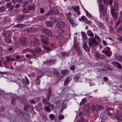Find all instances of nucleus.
Masks as SVG:
<instances>
[{
    "label": "nucleus",
    "instance_id": "obj_1",
    "mask_svg": "<svg viewBox=\"0 0 122 122\" xmlns=\"http://www.w3.org/2000/svg\"><path fill=\"white\" fill-rule=\"evenodd\" d=\"M88 45L92 48L95 47L98 44V43L94 38L90 37L88 39Z\"/></svg>",
    "mask_w": 122,
    "mask_h": 122
},
{
    "label": "nucleus",
    "instance_id": "obj_2",
    "mask_svg": "<svg viewBox=\"0 0 122 122\" xmlns=\"http://www.w3.org/2000/svg\"><path fill=\"white\" fill-rule=\"evenodd\" d=\"M20 43L22 45L25 46L28 43V41L27 38L25 37H23L21 38L20 39Z\"/></svg>",
    "mask_w": 122,
    "mask_h": 122
},
{
    "label": "nucleus",
    "instance_id": "obj_3",
    "mask_svg": "<svg viewBox=\"0 0 122 122\" xmlns=\"http://www.w3.org/2000/svg\"><path fill=\"white\" fill-rule=\"evenodd\" d=\"M99 11L100 13L102 14L103 15H105L107 12V9L104 8V5H101L99 6Z\"/></svg>",
    "mask_w": 122,
    "mask_h": 122
},
{
    "label": "nucleus",
    "instance_id": "obj_4",
    "mask_svg": "<svg viewBox=\"0 0 122 122\" xmlns=\"http://www.w3.org/2000/svg\"><path fill=\"white\" fill-rule=\"evenodd\" d=\"M71 15V13L69 12V22L72 26L74 27L76 25V24L73 19L70 17Z\"/></svg>",
    "mask_w": 122,
    "mask_h": 122
},
{
    "label": "nucleus",
    "instance_id": "obj_5",
    "mask_svg": "<svg viewBox=\"0 0 122 122\" xmlns=\"http://www.w3.org/2000/svg\"><path fill=\"white\" fill-rule=\"evenodd\" d=\"M42 31L44 33L49 36H51L52 35L53 33L51 31L47 29L43 28Z\"/></svg>",
    "mask_w": 122,
    "mask_h": 122
},
{
    "label": "nucleus",
    "instance_id": "obj_6",
    "mask_svg": "<svg viewBox=\"0 0 122 122\" xmlns=\"http://www.w3.org/2000/svg\"><path fill=\"white\" fill-rule=\"evenodd\" d=\"M111 12L112 17L115 19H116L117 17L118 13L115 11L113 7H112L111 10Z\"/></svg>",
    "mask_w": 122,
    "mask_h": 122
},
{
    "label": "nucleus",
    "instance_id": "obj_7",
    "mask_svg": "<svg viewBox=\"0 0 122 122\" xmlns=\"http://www.w3.org/2000/svg\"><path fill=\"white\" fill-rule=\"evenodd\" d=\"M110 48L108 47H107L105 48L104 50L102 51H104V52L106 54L107 56L109 57L111 56V54L110 52Z\"/></svg>",
    "mask_w": 122,
    "mask_h": 122
},
{
    "label": "nucleus",
    "instance_id": "obj_8",
    "mask_svg": "<svg viewBox=\"0 0 122 122\" xmlns=\"http://www.w3.org/2000/svg\"><path fill=\"white\" fill-rule=\"evenodd\" d=\"M65 25V23L62 21L58 22L56 25V26L58 28H61L64 27Z\"/></svg>",
    "mask_w": 122,
    "mask_h": 122
},
{
    "label": "nucleus",
    "instance_id": "obj_9",
    "mask_svg": "<svg viewBox=\"0 0 122 122\" xmlns=\"http://www.w3.org/2000/svg\"><path fill=\"white\" fill-rule=\"evenodd\" d=\"M72 8H73L75 12L77 13L78 15H80L81 14V12L79 10V6H71Z\"/></svg>",
    "mask_w": 122,
    "mask_h": 122
},
{
    "label": "nucleus",
    "instance_id": "obj_10",
    "mask_svg": "<svg viewBox=\"0 0 122 122\" xmlns=\"http://www.w3.org/2000/svg\"><path fill=\"white\" fill-rule=\"evenodd\" d=\"M81 33L82 35L83 42H85V41H87V36L86 33L84 32H81Z\"/></svg>",
    "mask_w": 122,
    "mask_h": 122
},
{
    "label": "nucleus",
    "instance_id": "obj_11",
    "mask_svg": "<svg viewBox=\"0 0 122 122\" xmlns=\"http://www.w3.org/2000/svg\"><path fill=\"white\" fill-rule=\"evenodd\" d=\"M107 116V113L104 112H102L101 114L100 117L103 120L106 119Z\"/></svg>",
    "mask_w": 122,
    "mask_h": 122
},
{
    "label": "nucleus",
    "instance_id": "obj_12",
    "mask_svg": "<svg viewBox=\"0 0 122 122\" xmlns=\"http://www.w3.org/2000/svg\"><path fill=\"white\" fill-rule=\"evenodd\" d=\"M39 40L37 38H35L34 40V42L32 44L35 46H37L39 45Z\"/></svg>",
    "mask_w": 122,
    "mask_h": 122
},
{
    "label": "nucleus",
    "instance_id": "obj_13",
    "mask_svg": "<svg viewBox=\"0 0 122 122\" xmlns=\"http://www.w3.org/2000/svg\"><path fill=\"white\" fill-rule=\"evenodd\" d=\"M25 17V15H19L16 17V19L18 21L24 19Z\"/></svg>",
    "mask_w": 122,
    "mask_h": 122
},
{
    "label": "nucleus",
    "instance_id": "obj_14",
    "mask_svg": "<svg viewBox=\"0 0 122 122\" xmlns=\"http://www.w3.org/2000/svg\"><path fill=\"white\" fill-rule=\"evenodd\" d=\"M10 32L9 31H6L4 32L3 34L5 37H7L9 36L10 34Z\"/></svg>",
    "mask_w": 122,
    "mask_h": 122
},
{
    "label": "nucleus",
    "instance_id": "obj_15",
    "mask_svg": "<svg viewBox=\"0 0 122 122\" xmlns=\"http://www.w3.org/2000/svg\"><path fill=\"white\" fill-rule=\"evenodd\" d=\"M119 5L118 3L117 2H115L114 5V8L115 10L116 11H118L119 10L118 6Z\"/></svg>",
    "mask_w": 122,
    "mask_h": 122
},
{
    "label": "nucleus",
    "instance_id": "obj_16",
    "mask_svg": "<svg viewBox=\"0 0 122 122\" xmlns=\"http://www.w3.org/2000/svg\"><path fill=\"white\" fill-rule=\"evenodd\" d=\"M46 25L48 27H51L53 26V24L51 22L47 21L46 23Z\"/></svg>",
    "mask_w": 122,
    "mask_h": 122
},
{
    "label": "nucleus",
    "instance_id": "obj_17",
    "mask_svg": "<svg viewBox=\"0 0 122 122\" xmlns=\"http://www.w3.org/2000/svg\"><path fill=\"white\" fill-rule=\"evenodd\" d=\"M50 120L51 121L54 120L55 117V115L53 114H51L49 115Z\"/></svg>",
    "mask_w": 122,
    "mask_h": 122
},
{
    "label": "nucleus",
    "instance_id": "obj_18",
    "mask_svg": "<svg viewBox=\"0 0 122 122\" xmlns=\"http://www.w3.org/2000/svg\"><path fill=\"white\" fill-rule=\"evenodd\" d=\"M35 29L33 28H29L27 29V31L29 33L33 32L35 31Z\"/></svg>",
    "mask_w": 122,
    "mask_h": 122
},
{
    "label": "nucleus",
    "instance_id": "obj_19",
    "mask_svg": "<svg viewBox=\"0 0 122 122\" xmlns=\"http://www.w3.org/2000/svg\"><path fill=\"white\" fill-rule=\"evenodd\" d=\"M52 94V92L51 90H49L48 92L47 96L46 97L47 99L48 100L50 99V97Z\"/></svg>",
    "mask_w": 122,
    "mask_h": 122
},
{
    "label": "nucleus",
    "instance_id": "obj_20",
    "mask_svg": "<svg viewBox=\"0 0 122 122\" xmlns=\"http://www.w3.org/2000/svg\"><path fill=\"white\" fill-rule=\"evenodd\" d=\"M97 24L101 28L103 29L104 28V25L101 23L98 22L97 23Z\"/></svg>",
    "mask_w": 122,
    "mask_h": 122
},
{
    "label": "nucleus",
    "instance_id": "obj_21",
    "mask_svg": "<svg viewBox=\"0 0 122 122\" xmlns=\"http://www.w3.org/2000/svg\"><path fill=\"white\" fill-rule=\"evenodd\" d=\"M41 37L42 41H47L48 40V39L46 36L41 35Z\"/></svg>",
    "mask_w": 122,
    "mask_h": 122
},
{
    "label": "nucleus",
    "instance_id": "obj_22",
    "mask_svg": "<svg viewBox=\"0 0 122 122\" xmlns=\"http://www.w3.org/2000/svg\"><path fill=\"white\" fill-rule=\"evenodd\" d=\"M56 37L58 40H60L63 39V36L62 35L60 34L57 36Z\"/></svg>",
    "mask_w": 122,
    "mask_h": 122
},
{
    "label": "nucleus",
    "instance_id": "obj_23",
    "mask_svg": "<svg viewBox=\"0 0 122 122\" xmlns=\"http://www.w3.org/2000/svg\"><path fill=\"white\" fill-rule=\"evenodd\" d=\"M115 58L117 60L119 61H122V56L119 55H117L115 56Z\"/></svg>",
    "mask_w": 122,
    "mask_h": 122
},
{
    "label": "nucleus",
    "instance_id": "obj_24",
    "mask_svg": "<svg viewBox=\"0 0 122 122\" xmlns=\"http://www.w3.org/2000/svg\"><path fill=\"white\" fill-rule=\"evenodd\" d=\"M87 34L91 37H93L94 36L93 33L90 30H88L87 31Z\"/></svg>",
    "mask_w": 122,
    "mask_h": 122
},
{
    "label": "nucleus",
    "instance_id": "obj_25",
    "mask_svg": "<svg viewBox=\"0 0 122 122\" xmlns=\"http://www.w3.org/2000/svg\"><path fill=\"white\" fill-rule=\"evenodd\" d=\"M35 52L38 53H39L41 51V48L38 47L36 48L35 49Z\"/></svg>",
    "mask_w": 122,
    "mask_h": 122
},
{
    "label": "nucleus",
    "instance_id": "obj_26",
    "mask_svg": "<svg viewBox=\"0 0 122 122\" xmlns=\"http://www.w3.org/2000/svg\"><path fill=\"white\" fill-rule=\"evenodd\" d=\"M85 19H86V17L84 15H83L79 19V20L80 21H84Z\"/></svg>",
    "mask_w": 122,
    "mask_h": 122
},
{
    "label": "nucleus",
    "instance_id": "obj_27",
    "mask_svg": "<svg viewBox=\"0 0 122 122\" xmlns=\"http://www.w3.org/2000/svg\"><path fill=\"white\" fill-rule=\"evenodd\" d=\"M5 41L7 43H10L11 42V40L9 38H5Z\"/></svg>",
    "mask_w": 122,
    "mask_h": 122
},
{
    "label": "nucleus",
    "instance_id": "obj_28",
    "mask_svg": "<svg viewBox=\"0 0 122 122\" xmlns=\"http://www.w3.org/2000/svg\"><path fill=\"white\" fill-rule=\"evenodd\" d=\"M122 30V24L119 25L116 30V31L117 32H119Z\"/></svg>",
    "mask_w": 122,
    "mask_h": 122
},
{
    "label": "nucleus",
    "instance_id": "obj_29",
    "mask_svg": "<svg viewBox=\"0 0 122 122\" xmlns=\"http://www.w3.org/2000/svg\"><path fill=\"white\" fill-rule=\"evenodd\" d=\"M44 110L47 112H50L51 110L50 108V107L48 106H46L44 108Z\"/></svg>",
    "mask_w": 122,
    "mask_h": 122
},
{
    "label": "nucleus",
    "instance_id": "obj_30",
    "mask_svg": "<svg viewBox=\"0 0 122 122\" xmlns=\"http://www.w3.org/2000/svg\"><path fill=\"white\" fill-rule=\"evenodd\" d=\"M73 46L74 49H76V51H80L76 43H74L73 45Z\"/></svg>",
    "mask_w": 122,
    "mask_h": 122
},
{
    "label": "nucleus",
    "instance_id": "obj_31",
    "mask_svg": "<svg viewBox=\"0 0 122 122\" xmlns=\"http://www.w3.org/2000/svg\"><path fill=\"white\" fill-rule=\"evenodd\" d=\"M55 14V13L53 10H50L46 15L48 16L52 14Z\"/></svg>",
    "mask_w": 122,
    "mask_h": 122
},
{
    "label": "nucleus",
    "instance_id": "obj_32",
    "mask_svg": "<svg viewBox=\"0 0 122 122\" xmlns=\"http://www.w3.org/2000/svg\"><path fill=\"white\" fill-rule=\"evenodd\" d=\"M84 111L86 112V113H89L90 111L89 107L87 106H85L84 108Z\"/></svg>",
    "mask_w": 122,
    "mask_h": 122
},
{
    "label": "nucleus",
    "instance_id": "obj_33",
    "mask_svg": "<svg viewBox=\"0 0 122 122\" xmlns=\"http://www.w3.org/2000/svg\"><path fill=\"white\" fill-rule=\"evenodd\" d=\"M43 75V73L41 71H39L38 72L37 74V77L38 78H39L42 76Z\"/></svg>",
    "mask_w": 122,
    "mask_h": 122
},
{
    "label": "nucleus",
    "instance_id": "obj_34",
    "mask_svg": "<svg viewBox=\"0 0 122 122\" xmlns=\"http://www.w3.org/2000/svg\"><path fill=\"white\" fill-rule=\"evenodd\" d=\"M61 72L62 74L65 75L68 73V70H62L61 71Z\"/></svg>",
    "mask_w": 122,
    "mask_h": 122
},
{
    "label": "nucleus",
    "instance_id": "obj_35",
    "mask_svg": "<svg viewBox=\"0 0 122 122\" xmlns=\"http://www.w3.org/2000/svg\"><path fill=\"white\" fill-rule=\"evenodd\" d=\"M86 102V99L85 98L83 99L80 102V104L82 105L85 103Z\"/></svg>",
    "mask_w": 122,
    "mask_h": 122
},
{
    "label": "nucleus",
    "instance_id": "obj_36",
    "mask_svg": "<svg viewBox=\"0 0 122 122\" xmlns=\"http://www.w3.org/2000/svg\"><path fill=\"white\" fill-rule=\"evenodd\" d=\"M96 55L97 57L98 58L102 59V58H103V56L102 57L99 54L98 52H97L96 53Z\"/></svg>",
    "mask_w": 122,
    "mask_h": 122
},
{
    "label": "nucleus",
    "instance_id": "obj_37",
    "mask_svg": "<svg viewBox=\"0 0 122 122\" xmlns=\"http://www.w3.org/2000/svg\"><path fill=\"white\" fill-rule=\"evenodd\" d=\"M95 38L99 41L101 42V39L100 37L97 35L95 34Z\"/></svg>",
    "mask_w": 122,
    "mask_h": 122
},
{
    "label": "nucleus",
    "instance_id": "obj_38",
    "mask_svg": "<svg viewBox=\"0 0 122 122\" xmlns=\"http://www.w3.org/2000/svg\"><path fill=\"white\" fill-rule=\"evenodd\" d=\"M118 63H118V62L115 61H114L111 62L112 64L115 66H117V65L118 64Z\"/></svg>",
    "mask_w": 122,
    "mask_h": 122
},
{
    "label": "nucleus",
    "instance_id": "obj_39",
    "mask_svg": "<svg viewBox=\"0 0 122 122\" xmlns=\"http://www.w3.org/2000/svg\"><path fill=\"white\" fill-rule=\"evenodd\" d=\"M5 7L3 6H2L0 7V12H4L5 10Z\"/></svg>",
    "mask_w": 122,
    "mask_h": 122
},
{
    "label": "nucleus",
    "instance_id": "obj_40",
    "mask_svg": "<svg viewBox=\"0 0 122 122\" xmlns=\"http://www.w3.org/2000/svg\"><path fill=\"white\" fill-rule=\"evenodd\" d=\"M114 117L117 120H119V119H120L118 117V114L117 113L114 114Z\"/></svg>",
    "mask_w": 122,
    "mask_h": 122
},
{
    "label": "nucleus",
    "instance_id": "obj_41",
    "mask_svg": "<svg viewBox=\"0 0 122 122\" xmlns=\"http://www.w3.org/2000/svg\"><path fill=\"white\" fill-rule=\"evenodd\" d=\"M58 118L60 120H61L64 118V116L63 115L61 114L58 116Z\"/></svg>",
    "mask_w": 122,
    "mask_h": 122
},
{
    "label": "nucleus",
    "instance_id": "obj_42",
    "mask_svg": "<svg viewBox=\"0 0 122 122\" xmlns=\"http://www.w3.org/2000/svg\"><path fill=\"white\" fill-rule=\"evenodd\" d=\"M23 25V24H18L16 25V27L19 28H22Z\"/></svg>",
    "mask_w": 122,
    "mask_h": 122
},
{
    "label": "nucleus",
    "instance_id": "obj_43",
    "mask_svg": "<svg viewBox=\"0 0 122 122\" xmlns=\"http://www.w3.org/2000/svg\"><path fill=\"white\" fill-rule=\"evenodd\" d=\"M53 72L55 74H56L57 75H58L60 74L59 72L58 71L55 69L54 70Z\"/></svg>",
    "mask_w": 122,
    "mask_h": 122
},
{
    "label": "nucleus",
    "instance_id": "obj_44",
    "mask_svg": "<svg viewBox=\"0 0 122 122\" xmlns=\"http://www.w3.org/2000/svg\"><path fill=\"white\" fill-rule=\"evenodd\" d=\"M86 42L87 41H85V42H83L84 44L83 45V47L84 49H86L87 47V46L86 43Z\"/></svg>",
    "mask_w": 122,
    "mask_h": 122
},
{
    "label": "nucleus",
    "instance_id": "obj_45",
    "mask_svg": "<svg viewBox=\"0 0 122 122\" xmlns=\"http://www.w3.org/2000/svg\"><path fill=\"white\" fill-rule=\"evenodd\" d=\"M85 11L86 12V15L87 16L89 17H91L92 16L90 15V14L86 10Z\"/></svg>",
    "mask_w": 122,
    "mask_h": 122
},
{
    "label": "nucleus",
    "instance_id": "obj_46",
    "mask_svg": "<svg viewBox=\"0 0 122 122\" xmlns=\"http://www.w3.org/2000/svg\"><path fill=\"white\" fill-rule=\"evenodd\" d=\"M79 75H77L75 77H74V79L75 81H76L79 79Z\"/></svg>",
    "mask_w": 122,
    "mask_h": 122
},
{
    "label": "nucleus",
    "instance_id": "obj_47",
    "mask_svg": "<svg viewBox=\"0 0 122 122\" xmlns=\"http://www.w3.org/2000/svg\"><path fill=\"white\" fill-rule=\"evenodd\" d=\"M46 18L44 16H42L40 17L39 18V20L41 21H43L46 19Z\"/></svg>",
    "mask_w": 122,
    "mask_h": 122
},
{
    "label": "nucleus",
    "instance_id": "obj_48",
    "mask_svg": "<svg viewBox=\"0 0 122 122\" xmlns=\"http://www.w3.org/2000/svg\"><path fill=\"white\" fill-rule=\"evenodd\" d=\"M11 5V2H10L7 3L6 6L7 8H9Z\"/></svg>",
    "mask_w": 122,
    "mask_h": 122
},
{
    "label": "nucleus",
    "instance_id": "obj_49",
    "mask_svg": "<svg viewBox=\"0 0 122 122\" xmlns=\"http://www.w3.org/2000/svg\"><path fill=\"white\" fill-rule=\"evenodd\" d=\"M91 111H93L96 109L95 106L94 105H92L91 107Z\"/></svg>",
    "mask_w": 122,
    "mask_h": 122
},
{
    "label": "nucleus",
    "instance_id": "obj_50",
    "mask_svg": "<svg viewBox=\"0 0 122 122\" xmlns=\"http://www.w3.org/2000/svg\"><path fill=\"white\" fill-rule=\"evenodd\" d=\"M81 122H88V121L84 119L83 117L81 118Z\"/></svg>",
    "mask_w": 122,
    "mask_h": 122
},
{
    "label": "nucleus",
    "instance_id": "obj_51",
    "mask_svg": "<svg viewBox=\"0 0 122 122\" xmlns=\"http://www.w3.org/2000/svg\"><path fill=\"white\" fill-rule=\"evenodd\" d=\"M68 83H69V79L67 78L64 81V84L65 85H67L68 84Z\"/></svg>",
    "mask_w": 122,
    "mask_h": 122
},
{
    "label": "nucleus",
    "instance_id": "obj_52",
    "mask_svg": "<svg viewBox=\"0 0 122 122\" xmlns=\"http://www.w3.org/2000/svg\"><path fill=\"white\" fill-rule=\"evenodd\" d=\"M42 46L45 49L47 50H49L51 49L50 48L48 47L47 46Z\"/></svg>",
    "mask_w": 122,
    "mask_h": 122
},
{
    "label": "nucleus",
    "instance_id": "obj_53",
    "mask_svg": "<svg viewBox=\"0 0 122 122\" xmlns=\"http://www.w3.org/2000/svg\"><path fill=\"white\" fill-rule=\"evenodd\" d=\"M43 100V102H42V103L43 104H49V103L48 102H46V100L44 98H43L42 99Z\"/></svg>",
    "mask_w": 122,
    "mask_h": 122
},
{
    "label": "nucleus",
    "instance_id": "obj_54",
    "mask_svg": "<svg viewBox=\"0 0 122 122\" xmlns=\"http://www.w3.org/2000/svg\"><path fill=\"white\" fill-rule=\"evenodd\" d=\"M58 32L60 34H62L63 33V31L62 29L59 28L58 30Z\"/></svg>",
    "mask_w": 122,
    "mask_h": 122
},
{
    "label": "nucleus",
    "instance_id": "obj_55",
    "mask_svg": "<svg viewBox=\"0 0 122 122\" xmlns=\"http://www.w3.org/2000/svg\"><path fill=\"white\" fill-rule=\"evenodd\" d=\"M11 58L9 57H7V58L6 59V61L8 62L9 61H11Z\"/></svg>",
    "mask_w": 122,
    "mask_h": 122
},
{
    "label": "nucleus",
    "instance_id": "obj_56",
    "mask_svg": "<svg viewBox=\"0 0 122 122\" xmlns=\"http://www.w3.org/2000/svg\"><path fill=\"white\" fill-rule=\"evenodd\" d=\"M30 101L31 103L33 104H35L36 103L35 101L33 99L30 100Z\"/></svg>",
    "mask_w": 122,
    "mask_h": 122
},
{
    "label": "nucleus",
    "instance_id": "obj_57",
    "mask_svg": "<svg viewBox=\"0 0 122 122\" xmlns=\"http://www.w3.org/2000/svg\"><path fill=\"white\" fill-rule=\"evenodd\" d=\"M117 67L119 69H121L122 68V66L121 64L118 63V64L117 65Z\"/></svg>",
    "mask_w": 122,
    "mask_h": 122
},
{
    "label": "nucleus",
    "instance_id": "obj_58",
    "mask_svg": "<svg viewBox=\"0 0 122 122\" xmlns=\"http://www.w3.org/2000/svg\"><path fill=\"white\" fill-rule=\"evenodd\" d=\"M33 8V7L31 5H29L28 7V10H32Z\"/></svg>",
    "mask_w": 122,
    "mask_h": 122
},
{
    "label": "nucleus",
    "instance_id": "obj_59",
    "mask_svg": "<svg viewBox=\"0 0 122 122\" xmlns=\"http://www.w3.org/2000/svg\"><path fill=\"white\" fill-rule=\"evenodd\" d=\"M25 79L27 83L29 85V80L28 79L27 77H25Z\"/></svg>",
    "mask_w": 122,
    "mask_h": 122
},
{
    "label": "nucleus",
    "instance_id": "obj_60",
    "mask_svg": "<svg viewBox=\"0 0 122 122\" xmlns=\"http://www.w3.org/2000/svg\"><path fill=\"white\" fill-rule=\"evenodd\" d=\"M23 12L24 13H28L29 11L28 10L25 8H24L23 10Z\"/></svg>",
    "mask_w": 122,
    "mask_h": 122
},
{
    "label": "nucleus",
    "instance_id": "obj_61",
    "mask_svg": "<svg viewBox=\"0 0 122 122\" xmlns=\"http://www.w3.org/2000/svg\"><path fill=\"white\" fill-rule=\"evenodd\" d=\"M103 108V107L102 106H98L97 107V109L98 110H100L102 109Z\"/></svg>",
    "mask_w": 122,
    "mask_h": 122
},
{
    "label": "nucleus",
    "instance_id": "obj_62",
    "mask_svg": "<svg viewBox=\"0 0 122 122\" xmlns=\"http://www.w3.org/2000/svg\"><path fill=\"white\" fill-rule=\"evenodd\" d=\"M118 40L119 41L120 43L122 44V36H121L119 37Z\"/></svg>",
    "mask_w": 122,
    "mask_h": 122
},
{
    "label": "nucleus",
    "instance_id": "obj_63",
    "mask_svg": "<svg viewBox=\"0 0 122 122\" xmlns=\"http://www.w3.org/2000/svg\"><path fill=\"white\" fill-rule=\"evenodd\" d=\"M47 41H42L43 42V44L45 45H47L48 43Z\"/></svg>",
    "mask_w": 122,
    "mask_h": 122
},
{
    "label": "nucleus",
    "instance_id": "obj_64",
    "mask_svg": "<svg viewBox=\"0 0 122 122\" xmlns=\"http://www.w3.org/2000/svg\"><path fill=\"white\" fill-rule=\"evenodd\" d=\"M70 69L71 70H74L75 69V66H73V65L71 67Z\"/></svg>",
    "mask_w": 122,
    "mask_h": 122
}]
</instances>
